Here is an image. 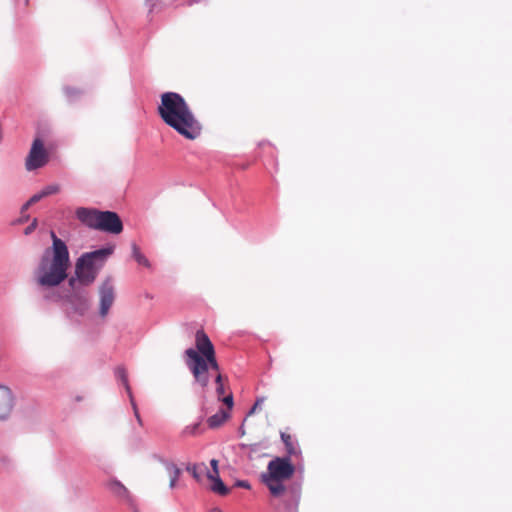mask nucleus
<instances>
[{
  "instance_id": "nucleus-21",
  "label": "nucleus",
  "mask_w": 512,
  "mask_h": 512,
  "mask_svg": "<svg viewBox=\"0 0 512 512\" xmlns=\"http://www.w3.org/2000/svg\"><path fill=\"white\" fill-rule=\"evenodd\" d=\"M42 193L45 197L57 194L60 191V186L58 184H51L46 187H44L42 190Z\"/></svg>"
},
{
  "instance_id": "nucleus-22",
  "label": "nucleus",
  "mask_w": 512,
  "mask_h": 512,
  "mask_svg": "<svg viewBox=\"0 0 512 512\" xmlns=\"http://www.w3.org/2000/svg\"><path fill=\"white\" fill-rule=\"evenodd\" d=\"M199 426H200V424H199V423H196V424L191 425V426H187V427L184 429L183 433H184L185 435H196V434H197V432H198Z\"/></svg>"
},
{
  "instance_id": "nucleus-9",
  "label": "nucleus",
  "mask_w": 512,
  "mask_h": 512,
  "mask_svg": "<svg viewBox=\"0 0 512 512\" xmlns=\"http://www.w3.org/2000/svg\"><path fill=\"white\" fill-rule=\"evenodd\" d=\"M280 436L282 442L285 445V450L287 453L286 458L300 459L302 452L297 440L288 432H281Z\"/></svg>"
},
{
  "instance_id": "nucleus-32",
  "label": "nucleus",
  "mask_w": 512,
  "mask_h": 512,
  "mask_svg": "<svg viewBox=\"0 0 512 512\" xmlns=\"http://www.w3.org/2000/svg\"><path fill=\"white\" fill-rule=\"evenodd\" d=\"M75 281L76 280L74 278L70 279L69 284H70L71 287H74Z\"/></svg>"
},
{
  "instance_id": "nucleus-16",
  "label": "nucleus",
  "mask_w": 512,
  "mask_h": 512,
  "mask_svg": "<svg viewBox=\"0 0 512 512\" xmlns=\"http://www.w3.org/2000/svg\"><path fill=\"white\" fill-rule=\"evenodd\" d=\"M43 198H45V196L43 195L42 191H40V192H38V193L34 194V195H33V196H32V197H31V198H30V199H29V200H28V201H27L23 206H22V208H21L22 218L20 219V222H22V221H24V220H25V221H26V220H28L29 215H26V214H25V212L28 210V208H29L31 205H33V204H35V203L39 202V201H40L41 199H43Z\"/></svg>"
},
{
  "instance_id": "nucleus-10",
  "label": "nucleus",
  "mask_w": 512,
  "mask_h": 512,
  "mask_svg": "<svg viewBox=\"0 0 512 512\" xmlns=\"http://www.w3.org/2000/svg\"><path fill=\"white\" fill-rule=\"evenodd\" d=\"M12 408V393L9 388L0 386V418L5 417Z\"/></svg>"
},
{
  "instance_id": "nucleus-29",
  "label": "nucleus",
  "mask_w": 512,
  "mask_h": 512,
  "mask_svg": "<svg viewBox=\"0 0 512 512\" xmlns=\"http://www.w3.org/2000/svg\"><path fill=\"white\" fill-rule=\"evenodd\" d=\"M263 401H264V399H263V398L258 399V400L255 402V404L253 405V407L251 408V410L249 411L248 416H250V415L254 414V413L256 412V410H257L258 408H260V406H261V404L263 403Z\"/></svg>"
},
{
  "instance_id": "nucleus-25",
  "label": "nucleus",
  "mask_w": 512,
  "mask_h": 512,
  "mask_svg": "<svg viewBox=\"0 0 512 512\" xmlns=\"http://www.w3.org/2000/svg\"><path fill=\"white\" fill-rule=\"evenodd\" d=\"M220 400H222L224 402V404L227 405L228 409L232 408V406H233V396H232L231 393L226 395V396H224Z\"/></svg>"
},
{
  "instance_id": "nucleus-11",
  "label": "nucleus",
  "mask_w": 512,
  "mask_h": 512,
  "mask_svg": "<svg viewBox=\"0 0 512 512\" xmlns=\"http://www.w3.org/2000/svg\"><path fill=\"white\" fill-rule=\"evenodd\" d=\"M207 478L211 481L210 490L220 496L229 494L230 489L223 483L219 475L207 474Z\"/></svg>"
},
{
  "instance_id": "nucleus-15",
  "label": "nucleus",
  "mask_w": 512,
  "mask_h": 512,
  "mask_svg": "<svg viewBox=\"0 0 512 512\" xmlns=\"http://www.w3.org/2000/svg\"><path fill=\"white\" fill-rule=\"evenodd\" d=\"M51 237L53 240V256H69L66 244L53 231L51 232Z\"/></svg>"
},
{
  "instance_id": "nucleus-17",
  "label": "nucleus",
  "mask_w": 512,
  "mask_h": 512,
  "mask_svg": "<svg viewBox=\"0 0 512 512\" xmlns=\"http://www.w3.org/2000/svg\"><path fill=\"white\" fill-rule=\"evenodd\" d=\"M115 252V245H108L104 248L92 251V252H86L82 254L81 256H109Z\"/></svg>"
},
{
  "instance_id": "nucleus-18",
  "label": "nucleus",
  "mask_w": 512,
  "mask_h": 512,
  "mask_svg": "<svg viewBox=\"0 0 512 512\" xmlns=\"http://www.w3.org/2000/svg\"><path fill=\"white\" fill-rule=\"evenodd\" d=\"M187 471L191 472L194 479H196L197 481H200L201 475L203 472L207 471V467L204 463H202L200 465L194 464L192 466H188Z\"/></svg>"
},
{
  "instance_id": "nucleus-28",
  "label": "nucleus",
  "mask_w": 512,
  "mask_h": 512,
  "mask_svg": "<svg viewBox=\"0 0 512 512\" xmlns=\"http://www.w3.org/2000/svg\"><path fill=\"white\" fill-rule=\"evenodd\" d=\"M131 256H134V257H137V256H141V251H140V248L137 246L136 243H131Z\"/></svg>"
},
{
  "instance_id": "nucleus-8",
  "label": "nucleus",
  "mask_w": 512,
  "mask_h": 512,
  "mask_svg": "<svg viewBox=\"0 0 512 512\" xmlns=\"http://www.w3.org/2000/svg\"><path fill=\"white\" fill-rule=\"evenodd\" d=\"M93 259L94 258H78L76 263L75 273L77 279L84 285H89L96 277Z\"/></svg>"
},
{
  "instance_id": "nucleus-27",
  "label": "nucleus",
  "mask_w": 512,
  "mask_h": 512,
  "mask_svg": "<svg viewBox=\"0 0 512 512\" xmlns=\"http://www.w3.org/2000/svg\"><path fill=\"white\" fill-rule=\"evenodd\" d=\"M37 224H38V223H37V219H33L32 223H31L28 227H26V229H25L24 233H25L26 235H28V234L32 233V232L36 229Z\"/></svg>"
},
{
  "instance_id": "nucleus-19",
  "label": "nucleus",
  "mask_w": 512,
  "mask_h": 512,
  "mask_svg": "<svg viewBox=\"0 0 512 512\" xmlns=\"http://www.w3.org/2000/svg\"><path fill=\"white\" fill-rule=\"evenodd\" d=\"M116 375L124 384L128 394H129V397H131L132 394H131L130 386L128 384V376H127L126 370L123 367H118L116 369Z\"/></svg>"
},
{
  "instance_id": "nucleus-23",
  "label": "nucleus",
  "mask_w": 512,
  "mask_h": 512,
  "mask_svg": "<svg viewBox=\"0 0 512 512\" xmlns=\"http://www.w3.org/2000/svg\"><path fill=\"white\" fill-rule=\"evenodd\" d=\"M210 465L212 467V471L211 472L207 471V474L219 475L218 460L212 459L210 461Z\"/></svg>"
},
{
  "instance_id": "nucleus-5",
  "label": "nucleus",
  "mask_w": 512,
  "mask_h": 512,
  "mask_svg": "<svg viewBox=\"0 0 512 512\" xmlns=\"http://www.w3.org/2000/svg\"><path fill=\"white\" fill-rule=\"evenodd\" d=\"M70 258H42L36 271L37 283L51 287L59 285L66 277Z\"/></svg>"
},
{
  "instance_id": "nucleus-12",
  "label": "nucleus",
  "mask_w": 512,
  "mask_h": 512,
  "mask_svg": "<svg viewBox=\"0 0 512 512\" xmlns=\"http://www.w3.org/2000/svg\"><path fill=\"white\" fill-rule=\"evenodd\" d=\"M111 493L121 499H129L130 493L128 489L118 480H110L106 484Z\"/></svg>"
},
{
  "instance_id": "nucleus-14",
  "label": "nucleus",
  "mask_w": 512,
  "mask_h": 512,
  "mask_svg": "<svg viewBox=\"0 0 512 512\" xmlns=\"http://www.w3.org/2000/svg\"><path fill=\"white\" fill-rule=\"evenodd\" d=\"M228 418V412L224 409H220L216 414L207 419V424L210 428L215 429L223 425Z\"/></svg>"
},
{
  "instance_id": "nucleus-26",
  "label": "nucleus",
  "mask_w": 512,
  "mask_h": 512,
  "mask_svg": "<svg viewBox=\"0 0 512 512\" xmlns=\"http://www.w3.org/2000/svg\"><path fill=\"white\" fill-rule=\"evenodd\" d=\"M130 401H131V405H132L133 410H134L135 417H136L138 423L140 425H142V420L140 418V415H139V412H138V408H137L136 403L134 402V399H133L132 396L130 397Z\"/></svg>"
},
{
  "instance_id": "nucleus-7",
  "label": "nucleus",
  "mask_w": 512,
  "mask_h": 512,
  "mask_svg": "<svg viewBox=\"0 0 512 512\" xmlns=\"http://www.w3.org/2000/svg\"><path fill=\"white\" fill-rule=\"evenodd\" d=\"M100 308L99 314L105 317L115 300V287L111 278H107L99 288Z\"/></svg>"
},
{
  "instance_id": "nucleus-4",
  "label": "nucleus",
  "mask_w": 512,
  "mask_h": 512,
  "mask_svg": "<svg viewBox=\"0 0 512 512\" xmlns=\"http://www.w3.org/2000/svg\"><path fill=\"white\" fill-rule=\"evenodd\" d=\"M291 460L286 457H276L269 462L267 467L268 473L262 475L263 482L275 497L284 494L286 488L283 481L290 479L294 474L295 467Z\"/></svg>"
},
{
  "instance_id": "nucleus-6",
  "label": "nucleus",
  "mask_w": 512,
  "mask_h": 512,
  "mask_svg": "<svg viewBox=\"0 0 512 512\" xmlns=\"http://www.w3.org/2000/svg\"><path fill=\"white\" fill-rule=\"evenodd\" d=\"M49 160L48 152L44 148L41 139L36 138L31 146L29 154L26 158L25 166L28 171H32L43 167Z\"/></svg>"
},
{
  "instance_id": "nucleus-24",
  "label": "nucleus",
  "mask_w": 512,
  "mask_h": 512,
  "mask_svg": "<svg viewBox=\"0 0 512 512\" xmlns=\"http://www.w3.org/2000/svg\"><path fill=\"white\" fill-rule=\"evenodd\" d=\"M64 93L70 97V98H73L75 96H77L79 94V91L75 88H72V87H65L64 88Z\"/></svg>"
},
{
  "instance_id": "nucleus-31",
  "label": "nucleus",
  "mask_w": 512,
  "mask_h": 512,
  "mask_svg": "<svg viewBox=\"0 0 512 512\" xmlns=\"http://www.w3.org/2000/svg\"><path fill=\"white\" fill-rule=\"evenodd\" d=\"M236 485L245 489L250 488V484L247 481H238Z\"/></svg>"
},
{
  "instance_id": "nucleus-20",
  "label": "nucleus",
  "mask_w": 512,
  "mask_h": 512,
  "mask_svg": "<svg viewBox=\"0 0 512 512\" xmlns=\"http://www.w3.org/2000/svg\"><path fill=\"white\" fill-rule=\"evenodd\" d=\"M215 382L217 384V388H216V391H217V394H218V397L219 399H221V397L224 395L225 393V390H224V384L222 382L223 380V377L220 373V370L218 372H215Z\"/></svg>"
},
{
  "instance_id": "nucleus-33",
  "label": "nucleus",
  "mask_w": 512,
  "mask_h": 512,
  "mask_svg": "<svg viewBox=\"0 0 512 512\" xmlns=\"http://www.w3.org/2000/svg\"><path fill=\"white\" fill-rule=\"evenodd\" d=\"M213 512H222V511H220V510H214Z\"/></svg>"
},
{
  "instance_id": "nucleus-30",
  "label": "nucleus",
  "mask_w": 512,
  "mask_h": 512,
  "mask_svg": "<svg viewBox=\"0 0 512 512\" xmlns=\"http://www.w3.org/2000/svg\"><path fill=\"white\" fill-rule=\"evenodd\" d=\"M137 261L140 266L147 268L151 266L148 258H137Z\"/></svg>"
},
{
  "instance_id": "nucleus-13",
  "label": "nucleus",
  "mask_w": 512,
  "mask_h": 512,
  "mask_svg": "<svg viewBox=\"0 0 512 512\" xmlns=\"http://www.w3.org/2000/svg\"><path fill=\"white\" fill-rule=\"evenodd\" d=\"M165 468L169 477V488L174 489L177 487V482L182 474V470L174 463L166 464Z\"/></svg>"
},
{
  "instance_id": "nucleus-1",
  "label": "nucleus",
  "mask_w": 512,
  "mask_h": 512,
  "mask_svg": "<svg viewBox=\"0 0 512 512\" xmlns=\"http://www.w3.org/2000/svg\"><path fill=\"white\" fill-rule=\"evenodd\" d=\"M162 121L188 140L197 139L202 125L186 100L176 92L161 94L157 108Z\"/></svg>"
},
{
  "instance_id": "nucleus-3",
  "label": "nucleus",
  "mask_w": 512,
  "mask_h": 512,
  "mask_svg": "<svg viewBox=\"0 0 512 512\" xmlns=\"http://www.w3.org/2000/svg\"><path fill=\"white\" fill-rule=\"evenodd\" d=\"M75 214L78 220L89 228L110 234H119L123 230L122 220L115 212L80 207Z\"/></svg>"
},
{
  "instance_id": "nucleus-2",
  "label": "nucleus",
  "mask_w": 512,
  "mask_h": 512,
  "mask_svg": "<svg viewBox=\"0 0 512 512\" xmlns=\"http://www.w3.org/2000/svg\"><path fill=\"white\" fill-rule=\"evenodd\" d=\"M196 349L185 350L186 365L195 381L203 388L209 383V372H218L219 364L216 359L214 346L203 330L195 334Z\"/></svg>"
}]
</instances>
